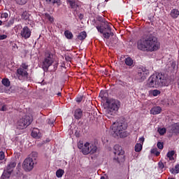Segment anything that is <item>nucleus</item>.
I'll use <instances>...</instances> for the list:
<instances>
[{"instance_id": "obj_1", "label": "nucleus", "mask_w": 179, "mask_h": 179, "mask_svg": "<svg viewBox=\"0 0 179 179\" xmlns=\"http://www.w3.org/2000/svg\"><path fill=\"white\" fill-rule=\"evenodd\" d=\"M160 43L157 38L150 34L145 38L140 39L137 41V49L143 52H155L159 50Z\"/></svg>"}, {"instance_id": "obj_2", "label": "nucleus", "mask_w": 179, "mask_h": 179, "mask_svg": "<svg viewBox=\"0 0 179 179\" xmlns=\"http://www.w3.org/2000/svg\"><path fill=\"white\" fill-rule=\"evenodd\" d=\"M171 83L170 77L166 74L155 73L148 78L147 86L150 88L168 87Z\"/></svg>"}, {"instance_id": "obj_3", "label": "nucleus", "mask_w": 179, "mask_h": 179, "mask_svg": "<svg viewBox=\"0 0 179 179\" xmlns=\"http://www.w3.org/2000/svg\"><path fill=\"white\" fill-rule=\"evenodd\" d=\"M106 103L108 106L105 110V115L108 119L113 118L119 110L121 106V103L117 99L107 100Z\"/></svg>"}, {"instance_id": "obj_4", "label": "nucleus", "mask_w": 179, "mask_h": 179, "mask_svg": "<svg viewBox=\"0 0 179 179\" xmlns=\"http://www.w3.org/2000/svg\"><path fill=\"white\" fill-rule=\"evenodd\" d=\"M95 23L94 25L97 29L98 31L103 34V36L105 39H109L110 37L114 36V33L112 31V28L110 25L107 24V27L103 28L102 24H99L98 22L94 20Z\"/></svg>"}, {"instance_id": "obj_5", "label": "nucleus", "mask_w": 179, "mask_h": 179, "mask_svg": "<svg viewBox=\"0 0 179 179\" xmlns=\"http://www.w3.org/2000/svg\"><path fill=\"white\" fill-rule=\"evenodd\" d=\"M33 122V117L30 115H24L16 122V127L19 130H23L29 127Z\"/></svg>"}, {"instance_id": "obj_6", "label": "nucleus", "mask_w": 179, "mask_h": 179, "mask_svg": "<svg viewBox=\"0 0 179 179\" xmlns=\"http://www.w3.org/2000/svg\"><path fill=\"white\" fill-rule=\"evenodd\" d=\"M54 63L53 55L49 50H47L45 55V58L43 62L42 68L45 72L48 71V69Z\"/></svg>"}, {"instance_id": "obj_7", "label": "nucleus", "mask_w": 179, "mask_h": 179, "mask_svg": "<svg viewBox=\"0 0 179 179\" xmlns=\"http://www.w3.org/2000/svg\"><path fill=\"white\" fill-rule=\"evenodd\" d=\"M115 154V157H114V161L116 163L120 164L121 162H124L125 160L124 157V151L122 150V148L119 145H115L114 147Z\"/></svg>"}, {"instance_id": "obj_8", "label": "nucleus", "mask_w": 179, "mask_h": 179, "mask_svg": "<svg viewBox=\"0 0 179 179\" xmlns=\"http://www.w3.org/2000/svg\"><path fill=\"white\" fill-rule=\"evenodd\" d=\"M149 75L150 70L146 67L142 66L137 69V75H136V77L137 78V80L142 83L146 80Z\"/></svg>"}, {"instance_id": "obj_9", "label": "nucleus", "mask_w": 179, "mask_h": 179, "mask_svg": "<svg viewBox=\"0 0 179 179\" xmlns=\"http://www.w3.org/2000/svg\"><path fill=\"white\" fill-rule=\"evenodd\" d=\"M98 148L95 143H85L84 144V148L82 150V152L84 155H87L89 154L94 155L96 152Z\"/></svg>"}, {"instance_id": "obj_10", "label": "nucleus", "mask_w": 179, "mask_h": 179, "mask_svg": "<svg viewBox=\"0 0 179 179\" xmlns=\"http://www.w3.org/2000/svg\"><path fill=\"white\" fill-rule=\"evenodd\" d=\"M127 125L122 122H115L111 126L113 132L117 136H120L127 129Z\"/></svg>"}, {"instance_id": "obj_11", "label": "nucleus", "mask_w": 179, "mask_h": 179, "mask_svg": "<svg viewBox=\"0 0 179 179\" xmlns=\"http://www.w3.org/2000/svg\"><path fill=\"white\" fill-rule=\"evenodd\" d=\"M34 159L30 157H27L22 163V168L24 170V171L30 172L34 169Z\"/></svg>"}, {"instance_id": "obj_12", "label": "nucleus", "mask_w": 179, "mask_h": 179, "mask_svg": "<svg viewBox=\"0 0 179 179\" xmlns=\"http://www.w3.org/2000/svg\"><path fill=\"white\" fill-rule=\"evenodd\" d=\"M17 76L20 81H26L28 80L29 73L22 68H19L17 71Z\"/></svg>"}, {"instance_id": "obj_13", "label": "nucleus", "mask_w": 179, "mask_h": 179, "mask_svg": "<svg viewBox=\"0 0 179 179\" xmlns=\"http://www.w3.org/2000/svg\"><path fill=\"white\" fill-rule=\"evenodd\" d=\"M31 35V29H30L27 26L22 28L20 32V36L24 40L30 38Z\"/></svg>"}, {"instance_id": "obj_14", "label": "nucleus", "mask_w": 179, "mask_h": 179, "mask_svg": "<svg viewBox=\"0 0 179 179\" xmlns=\"http://www.w3.org/2000/svg\"><path fill=\"white\" fill-rule=\"evenodd\" d=\"M67 3L70 5V8L74 11V14L76 13L78 15L80 10V6L79 3L74 0H67Z\"/></svg>"}, {"instance_id": "obj_15", "label": "nucleus", "mask_w": 179, "mask_h": 179, "mask_svg": "<svg viewBox=\"0 0 179 179\" xmlns=\"http://www.w3.org/2000/svg\"><path fill=\"white\" fill-rule=\"evenodd\" d=\"M170 132L174 134H179V122L171 125Z\"/></svg>"}, {"instance_id": "obj_16", "label": "nucleus", "mask_w": 179, "mask_h": 179, "mask_svg": "<svg viewBox=\"0 0 179 179\" xmlns=\"http://www.w3.org/2000/svg\"><path fill=\"white\" fill-rule=\"evenodd\" d=\"M162 109L160 106H154L150 110V113L152 115H157L161 113Z\"/></svg>"}, {"instance_id": "obj_17", "label": "nucleus", "mask_w": 179, "mask_h": 179, "mask_svg": "<svg viewBox=\"0 0 179 179\" xmlns=\"http://www.w3.org/2000/svg\"><path fill=\"white\" fill-rule=\"evenodd\" d=\"M169 15L172 19H177L179 16V10L176 8H173L171 10Z\"/></svg>"}, {"instance_id": "obj_18", "label": "nucleus", "mask_w": 179, "mask_h": 179, "mask_svg": "<svg viewBox=\"0 0 179 179\" xmlns=\"http://www.w3.org/2000/svg\"><path fill=\"white\" fill-rule=\"evenodd\" d=\"M15 166H16V162L15 161H12L7 165L6 170L12 173L13 171V169L15 168Z\"/></svg>"}, {"instance_id": "obj_19", "label": "nucleus", "mask_w": 179, "mask_h": 179, "mask_svg": "<svg viewBox=\"0 0 179 179\" xmlns=\"http://www.w3.org/2000/svg\"><path fill=\"white\" fill-rule=\"evenodd\" d=\"M41 133L38 129L36 128L34 129L31 131V136L34 138H41Z\"/></svg>"}, {"instance_id": "obj_20", "label": "nucleus", "mask_w": 179, "mask_h": 179, "mask_svg": "<svg viewBox=\"0 0 179 179\" xmlns=\"http://www.w3.org/2000/svg\"><path fill=\"white\" fill-rule=\"evenodd\" d=\"M74 117L76 120H80L83 117V110L80 108H78L75 111Z\"/></svg>"}, {"instance_id": "obj_21", "label": "nucleus", "mask_w": 179, "mask_h": 179, "mask_svg": "<svg viewBox=\"0 0 179 179\" xmlns=\"http://www.w3.org/2000/svg\"><path fill=\"white\" fill-rule=\"evenodd\" d=\"M31 17V14L29 13V11H24L22 14V19L23 20H30Z\"/></svg>"}, {"instance_id": "obj_22", "label": "nucleus", "mask_w": 179, "mask_h": 179, "mask_svg": "<svg viewBox=\"0 0 179 179\" xmlns=\"http://www.w3.org/2000/svg\"><path fill=\"white\" fill-rule=\"evenodd\" d=\"M42 2H45V3H52V5H55L57 3L58 6L60 5V0H41Z\"/></svg>"}, {"instance_id": "obj_23", "label": "nucleus", "mask_w": 179, "mask_h": 179, "mask_svg": "<svg viewBox=\"0 0 179 179\" xmlns=\"http://www.w3.org/2000/svg\"><path fill=\"white\" fill-rule=\"evenodd\" d=\"M124 64L127 66H132L134 65V60L131 57L124 59Z\"/></svg>"}, {"instance_id": "obj_24", "label": "nucleus", "mask_w": 179, "mask_h": 179, "mask_svg": "<svg viewBox=\"0 0 179 179\" xmlns=\"http://www.w3.org/2000/svg\"><path fill=\"white\" fill-rule=\"evenodd\" d=\"M87 38V32L83 31H81L78 36V39L79 41H84Z\"/></svg>"}, {"instance_id": "obj_25", "label": "nucleus", "mask_w": 179, "mask_h": 179, "mask_svg": "<svg viewBox=\"0 0 179 179\" xmlns=\"http://www.w3.org/2000/svg\"><path fill=\"white\" fill-rule=\"evenodd\" d=\"M12 172H9L6 169L4 170L3 173L2 174L1 179H8L11 175Z\"/></svg>"}, {"instance_id": "obj_26", "label": "nucleus", "mask_w": 179, "mask_h": 179, "mask_svg": "<svg viewBox=\"0 0 179 179\" xmlns=\"http://www.w3.org/2000/svg\"><path fill=\"white\" fill-rule=\"evenodd\" d=\"M64 35L66 36V38L69 40H71L73 38V34H72L71 31L66 30L64 31Z\"/></svg>"}, {"instance_id": "obj_27", "label": "nucleus", "mask_w": 179, "mask_h": 179, "mask_svg": "<svg viewBox=\"0 0 179 179\" xmlns=\"http://www.w3.org/2000/svg\"><path fill=\"white\" fill-rule=\"evenodd\" d=\"M161 94V91L159 90H150V94L152 95L153 96H157Z\"/></svg>"}, {"instance_id": "obj_28", "label": "nucleus", "mask_w": 179, "mask_h": 179, "mask_svg": "<svg viewBox=\"0 0 179 179\" xmlns=\"http://www.w3.org/2000/svg\"><path fill=\"white\" fill-rule=\"evenodd\" d=\"M143 148V145L141 143H136V145L134 146V151L136 152H140L142 150Z\"/></svg>"}, {"instance_id": "obj_29", "label": "nucleus", "mask_w": 179, "mask_h": 179, "mask_svg": "<svg viewBox=\"0 0 179 179\" xmlns=\"http://www.w3.org/2000/svg\"><path fill=\"white\" fill-rule=\"evenodd\" d=\"M8 17V13H2L1 14H0V19H1L3 22H6Z\"/></svg>"}, {"instance_id": "obj_30", "label": "nucleus", "mask_w": 179, "mask_h": 179, "mask_svg": "<svg viewBox=\"0 0 179 179\" xmlns=\"http://www.w3.org/2000/svg\"><path fill=\"white\" fill-rule=\"evenodd\" d=\"M64 174V171L62 169H59L56 171V176L59 178H61Z\"/></svg>"}, {"instance_id": "obj_31", "label": "nucleus", "mask_w": 179, "mask_h": 179, "mask_svg": "<svg viewBox=\"0 0 179 179\" xmlns=\"http://www.w3.org/2000/svg\"><path fill=\"white\" fill-rule=\"evenodd\" d=\"M96 20H98V22H101V23H105V24H108L107 21H106L105 18L102 16L98 15L96 17Z\"/></svg>"}, {"instance_id": "obj_32", "label": "nucleus", "mask_w": 179, "mask_h": 179, "mask_svg": "<svg viewBox=\"0 0 179 179\" xmlns=\"http://www.w3.org/2000/svg\"><path fill=\"white\" fill-rule=\"evenodd\" d=\"M2 84L6 87H8L10 85V82L9 81V80L8 78H3L2 80Z\"/></svg>"}, {"instance_id": "obj_33", "label": "nucleus", "mask_w": 179, "mask_h": 179, "mask_svg": "<svg viewBox=\"0 0 179 179\" xmlns=\"http://www.w3.org/2000/svg\"><path fill=\"white\" fill-rule=\"evenodd\" d=\"M175 155V151L174 150H171L169 151L166 154L167 157L170 159L172 160L173 159V156Z\"/></svg>"}, {"instance_id": "obj_34", "label": "nucleus", "mask_w": 179, "mask_h": 179, "mask_svg": "<svg viewBox=\"0 0 179 179\" xmlns=\"http://www.w3.org/2000/svg\"><path fill=\"white\" fill-rule=\"evenodd\" d=\"M44 16L51 23H53L54 22V18L52 17L49 13H46L44 14Z\"/></svg>"}, {"instance_id": "obj_35", "label": "nucleus", "mask_w": 179, "mask_h": 179, "mask_svg": "<svg viewBox=\"0 0 179 179\" xmlns=\"http://www.w3.org/2000/svg\"><path fill=\"white\" fill-rule=\"evenodd\" d=\"M151 154L155 155L156 157H159L160 155V152L157 150V148L151 149Z\"/></svg>"}, {"instance_id": "obj_36", "label": "nucleus", "mask_w": 179, "mask_h": 179, "mask_svg": "<svg viewBox=\"0 0 179 179\" xmlns=\"http://www.w3.org/2000/svg\"><path fill=\"white\" fill-rule=\"evenodd\" d=\"M158 133H159V135L163 136L166 133V128L158 129Z\"/></svg>"}, {"instance_id": "obj_37", "label": "nucleus", "mask_w": 179, "mask_h": 179, "mask_svg": "<svg viewBox=\"0 0 179 179\" xmlns=\"http://www.w3.org/2000/svg\"><path fill=\"white\" fill-rule=\"evenodd\" d=\"M28 0H15L17 5H25Z\"/></svg>"}, {"instance_id": "obj_38", "label": "nucleus", "mask_w": 179, "mask_h": 179, "mask_svg": "<svg viewBox=\"0 0 179 179\" xmlns=\"http://www.w3.org/2000/svg\"><path fill=\"white\" fill-rule=\"evenodd\" d=\"M83 100V95H78V96L76 98V101L78 103H81Z\"/></svg>"}, {"instance_id": "obj_39", "label": "nucleus", "mask_w": 179, "mask_h": 179, "mask_svg": "<svg viewBox=\"0 0 179 179\" xmlns=\"http://www.w3.org/2000/svg\"><path fill=\"white\" fill-rule=\"evenodd\" d=\"M84 144H83V141H80L78 143V147L80 150H81V152H83V149L84 148Z\"/></svg>"}, {"instance_id": "obj_40", "label": "nucleus", "mask_w": 179, "mask_h": 179, "mask_svg": "<svg viewBox=\"0 0 179 179\" xmlns=\"http://www.w3.org/2000/svg\"><path fill=\"white\" fill-rule=\"evenodd\" d=\"M157 147H158V149H159V150H163L164 149V143L158 141V143H157Z\"/></svg>"}, {"instance_id": "obj_41", "label": "nucleus", "mask_w": 179, "mask_h": 179, "mask_svg": "<svg viewBox=\"0 0 179 179\" xmlns=\"http://www.w3.org/2000/svg\"><path fill=\"white\" fill-rule=\"evenodd\" d=\"M14 23V20L12 19V20H10L6 24V27H10V26H13Z\"/></svg>"}, {"instance_id": "obj_42", "label": "nucleus", "mask_w": 179, "mask_h": 179, "mask_svg": "<svg viewBox=\"0 0 179 179\" xmlns=\"http://www.w3.org/2000/svg\"><path fill=\"white\" fill-rule=\"evenodd\" d=\"M20 68L24 69V71H27L29 68V66L26 63H22Z\"/></svg>"}, {"instance_id": "obj_43", "label": "nucleus", "mask_w": 179, "mask_h": 179, "mask_svg": "<svg viewBox=\"0 0 179 179\" xmlns=\"http://www.w3.org/2000/svg\"><path fill=\"white\" fill-rule=\"evenodd\" d=\"M158 168H159V169L161 170H163L164 169V164L162 162H158Z\"/></svg>"}, {"instance_id": "obj_44", "label": "nucleus", "mask_w": 179, "mask_h": 179, "mask_svg": "<svg viewBox=\"0 0 179 179\" xmlns=\"http://www.w3.org/2000/svg\"><path fill=\"white\" fill-rule=\"evenodd\" d=\"M174 173L175 174H178L179 173V164H176Z\"/></svg>"}, {"instance_id": "obj_45", "label": "nucleus", "mask_w": 179, "mask_h": 179, "mask_svg": "<svg viewBox=\"0 0 179 179\" xmlns=\"http://www.w3.org/2000/svg\"><path fill=\"white\" fill-rule=\"evenodd\" d=\"M5 158V153L3 151L0 152V161L3 160Z\"/></svg>"}, {"instance_id": "obj_46", "label": "nucleus", "mask_w": 179, "mask_h": 179, "mask_svg": "<svg viewBox=\"0 0 179 179\" xmlns=\"http://www.w3.org/2000/svg\"><path fill=\"white\" fill-rule=\"evenodd\" d=\"M8 38L6 34H0V41L6 40Z\"/></svg>"}, {"instance_id": "obj_47", "label": "nucleus", "mask_w": 179, "mask_h": 179, "mask_svg": "<svg viewBox=\"0 0 179 179\" xmlns=\"http://www.w3.org/2000/svg\"><path fill=\"white\" fill-rule=\"evenodd\" d=\"M55 120L52 119H48V124H50L51 127L54 125Z\"/></svg>"}, {"instance_id": "obj_48", "label": "nucleus", "mask_w": 179, "mask_h": 179, "mask_svg": "<svg viewBox=\"0 0 179 179\" xmlns=\"http://www.w3.org/2000/svg\"><path fill=\"white\" fill-rule=\"evenodd\" d=\"M100 97H101L102 99H104L105 98H106V94H104L103 92H101V93H100Z\"/></svg>"}, {"instance_id": "obj_49", "label": "nucleus", "mask_w": 179, "mask_h": 179, "mask_svg": "<svg viewBox=\"0 0 179 179\" xmlns=\"http://www.w3.org/2000/svg\"><path fill=\"white\" fill-rule=\"evenodd\" d=\"M31 156L34 157H37L38 153L36 152H32V153L31 154Z\"/></svg>"}, {"instance_id": "obj_50", "label": "nucleus", "mask_w": 179, "mask_h": 179, "mask_svg": "<svg viewBox=\"0 0 179 179\" xmlns=\"http://www.w3.org/2000/svg\"><path fill=\"white\" fill-rule=\"evenodd\" d=\"M6 106H3L2 108H1V111H6Z\"/></svg>"}, {"instance_id": "obj_51", "label": "nucleus", "mask_w": 179, "mask_h": 179, "mask_svg": "<svg viewBox=\"0 0 179 179\" xmlns=\"http://www.w3.org/2000/svg\"><path fill=\"white\" fill-rule=\"evenodd\" d=\"M139 141L143 143L145 141V138L141 137V138H140Z\"/></svg>"}, {"instance_id": "obj_52", "label": "nucleus", "mask_w": 179, "mask_h": 179, "mask_svg": "<svg viewBox=\"0 0 179 179\" xmlns=\"http://www.w3.org/2000/svg\"><path fill=\"white\" fill-rule=\"evenodd\" d=\"M66 61H68V62H71V58L70 57H66Z\"/></svg>"}, {"instance_id": "obj_53", "label": "nucleus", "mask_w": 179, "mask_h": 179, "mask_svg": "<svg viewBox=\"0 0 179 179\" xmlns=\"http://www.w3.org/2000/svg\"><path fill=\"white\" fill-rule=\"evenodd\" d=\"M58 64L54 65V69L56 71L57 69Z\"/></svg>"}, {"instance_id": "obj_54", "label": "nucleus", "mask_w": 179, "mask_h": 179, "mask_svg": "<svg viewBox=\"0 0 179 179\" xmlns=\"http://www.w3.org/2000/svg\"><path fill=\"white\" fill-rule=\"evenodd\" d=\"M2 23H4V22L0 18V26H1Z\"/></svg>"}, {"instance_id": "obj_55", "label": "nucleus", "mask_w": 179, "mask_h": 179, "mask_svg": "<svg viewBox=\"0 0 179 179\" xmlns=\"http://www.w3.org/2000/svg\"><path fill=\"white\" fill-rule=\"evenodd\" d=\"M57 96H62V93H61V92H59V93L57 94Z\"/></svg>"}, {"instance_id": "obj_56", "label": "nucleus", "mask_w": 179, "mask_h": 179, "mask_svg": "<svg viewBox=\"0 0 179 179\" xmlns=\"http://www.w3.org/2000/svg\"><path fill=\"white\" fill-rule=\"evenodd\" d=\"M101 179H106L105 176H101Z\"/></svg>"}, {"instance_id": "obj_57", "label": "nucleus", "mask_w": 179, "mask_h": 179, "mask_svg": "<svg viewBox=\"0 0 179 179\" xmlns=\"http://www.w3.org/2000/svg\"><path fill=\"white\" fill-rule=\"evenodd\" d=\"M167 179H175V178H168Z\"/></svg>"}, {"instance_id": "obj_58", "label": "nucleus", "mask_w": 179, "mask_h": 179, "mask_svg": "<svg viewBox=\"0 0 179 179\" xmlns=\"http://www.w3.org/2000/svg\"><path fill=\"white\" fill-rule=\"evenodd\" d=\"M0 143H1V138H0Z\"/></svg>"}]
</instances>
